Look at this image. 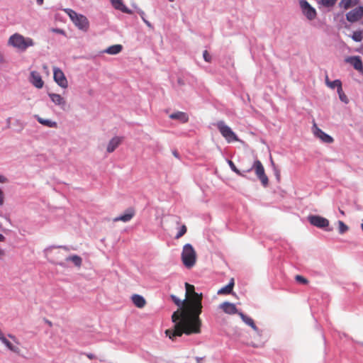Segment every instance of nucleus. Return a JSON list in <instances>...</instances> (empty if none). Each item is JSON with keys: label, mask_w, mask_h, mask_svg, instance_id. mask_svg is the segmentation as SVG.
<instances>
[{"label": "nucleus", "mask_w": 363, "mask_h": 363, "mask_svg": "<svg viewBox=\"0 0 363 363\" xmlns=\"http://www.w3.org/2000/svg\"><path fill=\"white\" fill-rule=\"evenodd\" d=\"M295 279L298 282H300L303 284H307L308 283V281L306 278H304L303 277H302L301 275H296L295 277Z\"/></svg>", "instance_id": "obj_35"}, {"label": "nucleus", "mask_w": 363, "mask_h": 363, "mask_svg": "<svg viewBox=\"0 0 363 363\" xmlns=\"http://www.w3.org/2000/svg\"><path fill=\"white\" fill-rule=\"evenodd\" d=\"M219 308L223 311L229 315L238 314L236 306L234 303L225 301L219 305Z\"/></svg>", "instance_id": "obj_13"}, {"label": "nucleus", "mask_w": 363, "mask_h": 363, "mask_svg": "<svg viewBox=\"0 0 363 363\" xmlns=\"http://www.w3.org/2000/svg\"><path fill=\"white\" fill-rule=\"evenodd\" d=\"M337 0H322L323 4L327 6H333Z\"/></svg>", "instance_id": "obj_36"}, {"label": "nucleus", "mask_w": 363, "mask_h": 363, "mask_svg": "<svg viewBox=\"0 0 363 363\" xmlns=\"http://www.w3.org/2000/svg\"><path fill=\"white\" fill-rule=\"evenodd\" d=\"M185 287L186 299L184 307L173 313L172 320L174 325L172 328L165 330L166 336L172 341L183 334H199L201 331L199 315L202 311L203 295L195 291L194 285L186 283Z\"/></svg>", "instance_id": "obj_1"}, {"label": "nucleus", "mask_w": 363, "mask_h": 363, "mask_svg": "<svg viewBox=\"0 0 363 363\" xmlns=\"http://www.w3.org/2000/svg\"><path fill=\"white\" fill-rule=\"evenodd\" d=\"M123 49V46L121 45L117 44L111 45L108 48H107L104 52L109 54V55H116L121 52Z\"/></svg>", "instance_id": "obj_23"}, {"label": "nucleus", "mask_w": 363, "mask_h": 363, "mask_svg": "<svg viewBox=\"0 0 363 363\" xmlns=\"http://www.w3.org/2000/svg\"><path fill=\"white\" fill-rule=\"evenodd\" d=\"M66 261L72 262L76 267H80L82 264V258L77 255L67 257Z\"/></svg>", "instance_id": "obj_25"}, {"label": "nucleus", "mask_w": 363, "mask_h": 363, "mask_svg": "<svg viewBox=\"0 0 363 363\" xmlns=\"http://www.w3.org/2000/svg\"><path fill=\"white\" fill-rule=\"evenodd\" d=\"M347 62L350 63L355 69L360 72H363V64L359 57H351L347 60Z\"/></svg>", "instance_id": "obj_16"}, {"label": "nucleus", "mask_w": 363, "mask_h": 363, "mask_svg": "<svg viewBox=\"0 0 363 363\" xmlns=\"http://www.w3.org/2000/svg\"><path fill=\"white\" fill-rule=\"evenodd\" d=\"M131 299L134 305L139 308H143L146 304L145 299L140 295L134 294L132 296Z\"/></svg>", "instance_id": "obj_19"}, {"label": "nucleus", "mask_w": 363, "mask_h": 363, "mask_svg": "<svg viewBox=\"0 0 363 363\" xmlns=\"http://www.w3.org/2000/svg\"><path fill=\"white\" fill-rule=\"evenodd\" d=\"M65 12L69 16L72 21L80 30H87L89 28V21L86 16L79 14L74 11L67 9Z\"/></svg>", "instance_id": "obj_4"}, {"label": "nucleus", "mask_w": 363, "mask_h": 363, "mask_svg": "<svg viewBox=\"0 0 363 363\" xmlns=\"http://www.w3.org/2000/svg\"><path fill=\"white\" fill-rule=\"evenodd\" d=\"M172 154H173V155H174L175 157H177V158H179V153H178V152H177V150L173 151V152H172Z\"/></svg>", "instance_id": "obj_41"}, {"label": "nucleus", "mask_w": 363, "mask_h": 363, "mask_svg": "<svg viewBox=\"0 0 363 363\" xmlns=\"http://www.w3.org/2000/svg\"><path fill=\"white\" fill-rule=\"evenodd\" d=\"M44 0H37V3L39 5H42L43 4Z\"/></svg>", "instance_id": "obj_45"}, {"label": "nucleus", "mask_w": 363, "mask_h": 363, "mask_svg": "<svg viewBox=\"0 0 363 363\" xmlns=\"http://www.w3.org/2000/svg\"><path fill=\"white\" fill-rule=\"evenodd\" d=\"M4 255V252L0 250V255Z\"/></svg>", "instance_id": "obj_51"}, {"label": "nucleus", "mask_w": 363, "mask_h": 363, "mask_svg": "<svg viewBox=\"0 0 363 363\" xmlns=\"http://www.w3.org/2000/svg\"><path fill=\"white\" fill-rule=\"evenodd\" d=\"M113 6L125 13H131V11L128 9L123 3L122 0H110Z\"/></svg>", "instance_id": "obj_18"}, {"label": "nucleus", "mask_w": 363, "mask_h": 363, "mask_svg": "<svg viewBox=\"0 0 363 363\" xmlns=\"http://www.w3.org/2000/svg\"><path fill=\"white\" fill-rule=\"evenodd\" d=\"M4 240L5 237L2 234H0V242H4Z\"/></svg>", "instance_id": "obj_42"}, {"label": "nucleus", "mask_w": 363, "mask_h": 363, "mask_svg": "<svg viewBox=\"0 0 363 363\" xmlns=\"http://www.w3.org/2000/svg\"><path fill=\"white\" fill-rule=\"evenodd\" d=\"M1 341L11 350L15 352H18V348L13 346L5 337Z\"/></svg>", "instance_id": "obj_26"}, {"label": "nucleus", "mask_w": 363, "mask_h": 363, "mask_svg": "<svg viewBox=\"0 0 363 363\" xmlns=\"http://www.w3.org/2000/svg\"><path fill=\"white\" fill-rule=\"evenodd\" d=\"M216 126L219 130L222 136L227 140L228 143L236 142L239 139L232 129L225 124L222 121L216 123Z\"/></svg>", "instance_id": "obj_5"}, {"label": "nucleus", "mask_w": 363, "mask_h": 363, "mask_svg": "<svg viewBox=\"0 0 363 363\" xmlns=\"http://www.w3.org/2000/svg\"><path fill=\"white\" fill-rule=\"evenodd\" d=\"M143 21L147 26L151 27V24L149 21H146L145 19H143Z\"/></svg>", "instance_id": "obj_43"}, {"label": "nucleus", "mask_w": 363, "mask_h": 363, "mask_svg": "<svg viewBox=\"0 0 363 363\" xmlns=\"http://www.w3.org/2000/svg\"><path fill=\"white\" fill-rule=\"evenodd\" d=\"M328 86L331 89L337 87V89H339V88L342 87V82L340 80L336 79L333 82H330V83H328Z\"/></svg>", "instance_id": "obj_29"}, {"label": "nucleus", "mask_w": 363, "mask_h": 363, "mask_svg": "<svg viewBox=\"0 0 363 363\" xmlns=\"http://www.w3.org/2000/svg\"><path fill=\"white\" fill-rule=\"evenodd\" d=\"M4 61V56L1 53H0V62Z\"/></svg>", "instance_id": "obj_47"}, {"label": "nucleus", "mask_w": 363, "mask_h": 363, "mask_svg": "<svg viewBox=\"0 0 363 363\" xmlns=\"http://www.w3.org/2000/svg\"><path fill=\"white\" fill-rule=\"evenodd\" d=\"M228 163L230 169L235 173H236L239 176L244 177V174L236 167V166L235 165V164L233 163V162L232 160H228Z\"/></svg>", "instance_id": "obj_28"}, {"label": "nucleus", "mask_w": 363, "mask_h": 363, "mask_svg": "<svg viewBox=\"0 0 363 363\" xmlns=\"http://www.w3.org/2000/svg\"><path fill=\"white\" fill-rule=\"evenodd\" d=\"M4 193L3 191L0 189V206H2L4 203Z\"/></svg>", "instance_id": "obj_38"}, {"label": "nucleus", "mask_w": 363, "mask_h": 363, "mask_svg": "<svg viewBox=\"0 0 363 363\" xmlns=\"http://www.w3.org/2000/svg\"><path fill=\"white\" fill-rule=\"evenodd\" d=\"M4 337V333H2L1 330L0 329V340Z\"/></svg>", "instance_id": "obj_44"}, {"label": "nucleus", "mask_w": 363, "mask_h": 363, "mask_svg": "<svg viewBox=\"0 0 363 363\" xmlns=\"http://www.w3.org/2000/svg\"><path fill=\"white\" fill-rule=\"evenodd\" d=\"M308 220L312 225L319 228H325L329 225V220L320 216H309Z\"/></svg>", "instance_id": "obj_8"}, {"label": "nucleus", "mask_w": 363, "mask_h": 363, "mask_svg": "<svg viewBox=\"0 0 363 363\" xmlns=\"http://www.w3.org/2000/svg\"><path fill=\"white\" fill-rule=\"evenodd\" d=\"M169 117L172 119L179 120L182 123H186L189 120L188 116L184 112H177L172 113Z\"/></svg>", "instance_id": "obj_22"}, {"label": "nucleus", "mask_w": 363, "mask_h": 363, "mask_svg": "<svg viewBox=\"0 0 363 363\" xmlns=\"http://www.w3.org/2000/svg\"><path fill=\"white\" fill-rule=\"evenodd\" d=\"M300 6L304 15L309 19H314L316 16L315 10L311 6L308 2L306 0H301L299 2Z\"/></svg>", "instance_id": "obj_9"}, {"label": "nucleus", "mask_w": 363, "mask_h": 363, "mask_svg": "<svg viewBox=\"0 0 363 363\" xmlns=\"http://www.w3.org/2000/svg\"><path fill=\"white\" fill-rule=\"evenodd\" d=\"M49 96L51 101L56 105L60 106L63 109L66 105V101L63 97L57 94H50Z\"/></svg>", "instance_id": "obj_17"}, {"label": "nucleus", "mask_w": 363, "mask_h": 363, "mask_svg": "<svg viewBox=\"0 0 363 363\" xmlns=\"http://www.w3.org/2000/svg\"><path fill=\"white\" fill-rule=\"evenodd\" d=\"M363 17V7L359 6L350 11L346 14V18L351 23H354Z\"/></svg>", "instance_id": "obj_10"}, {"label": "nucleus", "mask_w": 363, "mask_h": 363, "mask_svg": "<svg viewBox=\"0 0 363 363\" xmlns=\"http://www.w3.org/2000/svg\"><path fill=\"white\" fill-rule=\"evenodd\" d=\"M30 82L36 88L41 89L44 85V82L39 72L32 71L30 72Z\"/></svg>", "instance_id": "obj_12"}, {"label": "nucleus", "mask_w": 363, "mask_h": 363, "mask_svg": "<svg viewBox=\"0 0 363 363\" xmlns=\"http://www.w3.org/2000/svg\"><path fill=\"white\" fill-rule=\"evenodd\" d=\"M313 133L314 135L320 138L323 142L326 143H331L333 142V139L331 136L328 135L325 133H324L321 129H320L316 123H313Z\"/></svg>", "instance_id": "obj_11"}, {"label": "nucleus", "mask_w": 363, "mask_h": 363, "mask_svg": "<svg viewBox=\"0 0 363 363\" xmlns=\"http://www.w3.org/2000/svg\"><path fill=\"white\" fill-rule=\"evenodd\" d=\"M234 286V279H231L228 284L218 291V294H230Z\"/></svg>", "instance_id": "obj_21"}, {"label": "nucleus", "mask_w": 363, "mask_h": 363, "mask_svg": "<svg viewBox=\"0 0 363 363\" xmlns=\"http://www.w3.org/2000/svg\"><path fill=\"white\" fill-rule=\"evenodd\" d=\"M43 69H45V70H47V69H48V66H47L46 65H44L43 66Z\"/></svg>", "instance_id": "obj_48"}, {"label": "nucleus", "mask_w": 363, "mask_h": 363, "mask_svg": "<svg viewBox=\"0 0 363 363\" xmlns=\"http://www.w3.org/2000/svg\"><path fill=\"white\" fill-rule=\"evenodd\" d=\"M238 315L241 318L243 322H245L247 325L250 326L255 331H258V328L256 326L254 320L250 317L245 315L243 313H238Z\"/></svg>", "instance_id": "obj_20"}, {"label": "nucleus", "mask_w": 363, "mask_h": 363, "mask_svg": "<svg viewBox=\"0 0 363 363\" xmlns=\"http://www.w3.org/2000/svg\"><path fill=\"white\" fill-rule=\"evenodd\" d=\"M8 44L20 51H26L28 48L33 46L35 43L32 38L16 33L9 37Z\"/></svg>", "instance_id": "obj_2"}, {"label": "nucleus", "mask_w": 363, "mask_h": 363, "mask_svg": "<svg viewBox=\"0 0 363 363\" xmlns=\"http://www.w3.org/2000/svg\"><path fill=\"white\" fill-rule=\"evenodd\" d=\"M181 258L183 264L186 268L190 269L195 265L197 255L194 248L191 244H186L184 245Z\"/></svg>", "instance_id": "obj_3"}, {"label": "nucleus", "mask_w": 363, "mask_h": 363, "mask_svg": "<svg viewBox=\"0 0 363 363\" xmlns=\"http://www.w3.org/2000/svg\"><path fill=\"white\" fill-rule=\"evenodd\" d=\"M86 355L90 359H93L95 358V356L93 354H86Z\"/></svg>", "instance_id": "obj_40"}, {"label": "nucleus", "mask_w": 363, "mask_h": 363, "mask_svg": "<svg viewBox=\"0 0 363 363\" xmlns=\"http://www.w3.org/2000/svg\"><path fill=\"white\" fill-rule=\"evenodd\" d=\"M9 337L11 339H15V336L12 335H9Z\"/></svg>", "instance_id": "obj_50"}, {"label": "nucleus", "mask_w": 363, "mask_h": 363, "mask_svg": "<svg viewBox=\"0 0 363 363\" xmlns=\"http://www.w3.org/2000/svg\"><path fill=\"white\" fill-rule=\"evenodd\" d=\"M338 225H339V233L340 234L345 233L348 230L347 225H346L343 221L339 220L338 221Z\"/></svg>", "instance_id": "obj_33"}, {"label": "nucleus", "mask_w": 363, "mask_h": 363, "mask_svg": "<svg viewBox=\"0 0 363 363\" xmlns=\"http://www.w3.org/2000/svg\"><path fill=\"white\" fill-rule=\"evenodd\" d=\"M201 359H202V358H199V357L196 358V361H197L198 363H199Z\"/></svg>", "instance_id": "obj_49"}, {"label": "nucleus", "mask_w": 363, "mask_h": 363, "mask_svg": "<svg viewBox=\"0 0 363 363\" xmlns=\"http://www.w3.org/2000/svg\"><path fill=\"white\" fill-rule=\"evenodd\" d=\"M135 210L133 208H128L126 210L125 213L123 215H121L118 217L113 218L114 222L123 221V222H128L130 221L133 216H135Z\"/></svg>", "instance_id": "obj_15"}, {"label": "nucleus", "mask_w": 363, "mask_h": 363, "mask_svg": "<svg viewBox=\"0 0 363 363\" xmlns=\"http://www.w3.org/2000/svg\"><path fill=\"white\" fill-rule=\"evenodd\" d=\"M252 168H254L255 174L260 180L262 184L264 186H267L269 184V179L264 172V169L261 162L259 160H255Z\"/></svg>", "instance_id": "obj_6"}, {"label": "nucleus", "mask_w": 363, "mask_h": 363, "mask_svg": "<svg viewBox=\"0 0 363 363\" xmlns=\"http://www.w3.org/2000/svg\"><path fill=\"white\" fill-rule=\"evenodd\" d=\"M37 120L40 124L48 126L49 128H57V124L55 121H52L48 119H44L39 116L37 117Z\"/></svg>", "instance_id": "obj_24"}, {"label": "nucleus", "mask_w": 363, "mask_h": 363, "mask_svg": "<svg viewBox=\"0 0 363 363\" xmlns=\"http://www.w3.org/2000/svg\"><path fill=\"white\" fill-rule=\"evenodd\" d=\"M123 140V137L116 136L113 138L107 145V152L108 153L113 152L122 143Z\"/></svg>", "instance_id": "obj_14"}, {"label": "nucleus", "mask_w": 363, "mask_h": 363, "mask_svg": "<svg viewBox=\"0 0 363 363\" xmlns=\"http://www.w3.org/2000/svg\"><path fill=\"white\" fill-rule=\"evenodd\" d=\"M53 78L55 82L62 88L66 89L68 86V82L64 72L58 67H53Z\"/></svg>", "instance_id": "obj_7"}, {"label": "nucleus", "mask_w": 363, "mask_h": 363, "mask_svg": "<svg viewBox=\"0 0 363 363\" xmlns=\"http://www.w3.org/2000/svg\"><path fill=\"white\" fill-rule=\"evenodd\" d=\"M325 83H326V84H327L328 86V83H330V81H329V79H328V76H326V77H325Z\"/></svg>", "instance_id": "obj_46"}, {"label": "nucleus", "mask_w": 363, "mask_h": 363, "mask_svg": "<svg viewBox=\"0 0 363 363\" xmlns=\"http://www.w3.org/2000/svg\"><path fill=\"white\" fill-rule=\"evenodd\" d=\"M203 58L206 62H210L211 61V57L207 50H205L203 53Z\"/></svg>", "instance_id": "obj_37"}, {"label": "nucleus", "mask_w": 363, "mask_h": 363, "mask_svg": "<svg viewBox=\"0 0 363 363\" xmlns=\"http://www.w3.org/2000/svg\"><path fill=\"white\" fill-rule=\"evenodd\" d=\"M7 182V179L2 175H0V183H6Z\"/></svg>", "instance_id": "obj_39"}, {"label": "nucleus", "mask_w": 363, "mask_h": 363, "mask_svg": "<svg viewBox=\"0 0 363 363\" xmlns=\"http://www.w3.org/2000/svg\"><path fill=\"white\" fill-rule=\"evenodd\" d=\"M171 298L172 300L173 301V302L179 307V308H183L184 307V301H181L179 298H178L176 296L174 295H171Z\"/></svg>", "instance_id": "obj_31"}, {"label": "nucleus", "mask_w": 363, "mask_h": 363, "mask_svg": "<svg viewBox=\"0 0 363 363\" xmlns=\"http://www.w3.org/2000/svg\"><path fill=\"white\" fill-rule=\"evenodd\" d=\"M186 231H187L186 226L185 225H182L180 227L177 234L176 235L175 238L176 239H179L180 238H182L186 233Z\"/></svg>", "instance_id": "obj_30"}, {"label": "nucleus", "mask_w": 363, "mask_h": 363, "mask_svg": "<svg viewBox=\"0 0 363 363\" xmlns=\"http://www.w3.org/2000/svg\"><path fill=\"white\" fill-rule=\"evenodd\" d=\"M337 94L339 95V98L340 99L345 103V104H347L349 102V100H348V98L347 96H346V94L343 92V90H342V87L341 88H339V89H337Z\"/></svg>", "instance_id": "obj_27"}, {"label": "nucleus", "mask_w": 363, "mask_h": 363, "mask_svg": "<svg viewBox=\"0 0 363 363\" xmlns=\"http://www.w3.org/2000/svg\"><path fill=\"white\" fill-rule=\"evenodd\" d=\"M340 5L345 9H347L352 5V0H341Z\"/></svg>", "instance_id": "obj_34"}, {"label": "nucleus", "mask_w": 363, "mask_h": 363, "mask_svg": "<svg viewBox=\"0 0 363 363\" xmlns=\"http://www.w3.org/2000/svg\"><path fill=\"white\" fill-rule=\"evenodd\" d=\"M361 228H362V231H363V223H362V225H361Z\"/></svg>", "instance_id": "obj_52"}, {"label": "nucleus", "mask_w": 363, "mask_h": 363, "mask_svg": "<svg viewBox=\"0 0 363 363\" xmlns=\"http://www.w3.org/2000/svg\"><path fill=\"white\" fill-rule=\"evenodd\" d=\"M352 39L356 42H360L362 40V32L354 31L352 36Z\"/></svg>", "instance_id": "obj_32"}]
</instances>
